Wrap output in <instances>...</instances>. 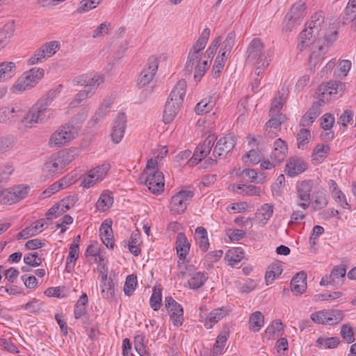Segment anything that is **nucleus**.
<instances>
[{
	"label": "nucleus",
	"mask_w": 356,
	"mask_h": 356,
	"mask_svg": "<svg viewBox=\"0 0 356 356\" xmlns=\"http://www.w3.org/2000/svg\"><path fill=\"white\" fill-rule=\"evenodd\" d=\"M113 197L109 191H104L100 195L97 203L96 208L100 211L108 210L113 205Z\"/></svg>",
	"instance_id": "nucleus-44"
},
{
	"label": "nucleus",
	"mask_w": 356,
	"mask_h": 356,
	"mask_svg": "<svg viewBox=\"0 0 356 356\" xmlns=\"http://www.w3.org/2000/svg\"><path fill=\"white\" fill-rule=\"evenodd\" d=\"M17 64L13 61L0 63V83L10 81L16 74Z\"/></svg>",
	"instance_id": "nucleus-31"
},
{
	"label": "nucleus",
	"mask_w": 356,
	"mask_h": 356,
	"mask_svg": "<svg viewBox=\"0 0 356 356\" xmlns=\"http://www.w3.org/2000/svg\"><path fill=\"white\" fill-rule=\"evenodd\" d=\"M233 190L238 193V190H242L241 194L248 196H259L261 195V190L259 187L253 185H237L233 186Z\"/></svg>",
	"instance_id": "nucleus-56"
},
{
	"label": "nucleus",
	"mask_w": 356,
	"mask_h": 356,
	"mask_svg": "<svg viewBox=\"0 0 356 356\" xmlns=\"http://www.w3.org/2000/svg\"><path fill=\"white\" fill-rule=\"evenodd\" d=\"M291 288L295 295L303 293L307 289V275L305 273H297L291 281Z\"/></svg>",
	"instance_id": "nucleus-34"
},
{
	"label": "nucleus",
	"mask_w": 356,
	"mask_h": 356,
	"mask_svg": "<svg viewBox=\"0 0 356 356\" xmlns=\"http://www.w3.org/2000/svg\"><path fill=\"white\" fill-rule=\"evenodd\" d=\"M186 88L187 84L184 79L178 81L171 91L168 100L182 104L186 95Z\"/></svg>",
	"instance_id": "nucleus-32"
},
{
	"label": "nucleus",
	"mask_w": 356,
	"mask_h": 356,
	"mask_svg": "<svg viewBox=\"0 0 356 356\" xmlns=\"http://www.w3.org/2000/svg\"><path fill=\"white\" fill-rule=\"evenodd\" d=\"M345 84L341 81H330L319 86L318 88V102L323 105L338 97L345 90Z\"/></svg>",
	"instance_id": "nucleus-12"
},
{
	"label": "nucleus",
	"mask_w": 356,
	"mask_h": 356,
	"mask_svg": "<svg viewBox=\"0 0 356 356\" xmlns=\"http://www.w3.org/2000/svg\"><path fill=\"white\" fill-rule=\"evenodd\" d=\"M76 129L70 124L60 126L51 135L48 145L51 148H59L70 143L78 136Z\"/></svg>",
	"instance_id": "nucleus-8"
},
{
	"label": "nucleus",
	"mask_w": 356,
	"mask_h": 356,
	"mask_svg": "<svg viewBox=\"0 0 356 356\" xmlns=\"http://www.w3.org/2000/svg\"><path fill=\"white\" fill-rule=\"evenodd\" d=\"M65 168L59 157L55 153L44 163L43 172L47 175L53 176L61 172Z\"/></svg>",
	"instance_id": "nucleus-27"
},
{
	"label": "nucleus",
	"mask_w": 356,
	"mask_h": 356,
	"mask_svg": "<svg viewBox=\"0 0 356 356\" xmlns=\"http://www.w3.org/2000/svg\"><path fill=\"white\" fill-rule=\"evenodd\" d=\"M316 346L321 348H334L339 343L338 337L318 338L316 341Z\"/></svg>",
	"instance_id": "nucleus-59"
},
{
	"label": "nucleus",
	"mask_w": 356,
	"mask_h": 356,
	"mask_svg": "<svg viewBox=\"0 0 356 356\" xmlns=\"http://www.w3.org/2000/svg\"><path fill=\"white\" fill-rule=\"evenodd\" d=\"M16 138L13 135H6L0 137V154H2L15 144Z\"/></svg>",
	"instance_id": "nucleus-60"
},
{
	"label": "nucleus",
	"mask_w": 356,
	"mask_h": 356,
	"mask_svg": "<svg viewBox=\"0 0 356 356\" xmlns=\"http://www.w3.org/2000/svg\"><path fill=\"white\" fill-rule=\"evenodd\" d=\"M243 257L244 251L241 247L232 248L225 254V259L227 261L228 264L233 267L238 264Z\"/></svg>",
	"instance_id": "nucleus-45"
},
{
	"label": "nucleus",
	"mask_w": 356,
	"mask_h": 356,
	"mask_svg": "<svg viewBox=\"0 0 356 356\" xmlns=\"http://www.w3.org/2000/svg\"><path fill=\"white\" fill-rule=\"evenodd\" d=\"M214 105L215 103L211 98L204 99L196 105L195 111L197 115L207 113L212 110Z\"/></svg>",
	"instance_id": "nucleus-58"
},
{
	"label": "nucleus",
	"mask_w": 356,
	"mask_h": 356,
	"mask_svg": "<svg viewBox=\"0 0 356 356\" xmlns=\"http://www.w3.org/2000/svg\"><path fill=\"white\" fill-rule=\"evenodd\" d=\"M207 280V276L205 273L195 271L190 275V278L188 280V284L190 289H197L200 288Z\"/></svg>",
	"instance_id": "nucleus-49"
},
{
	"label": "nucleus",
	"mask_w": 356,
	"mask_h": 356,
	"mask_svg": "<svg viewBox=\"0 0 356 356\" xmlns=\"http://www.w3.org/2000/svg\"><path fill=\"white\" fill-rule=\"evenodd\" d=\"M282 271L283 268L280 263H273L268 266L265 275L266 284L268 285L273 283L276 278L279 277Z\"/></svg>",
	"instance_id": "nucleus-47"
},
{
	"label": "nucleus",
	"mask_w": 356,
	"mask_h": 356,
	"mask_svg": "<svg viewBox=\"0 0 356 356\" xmlns=\"http://www.w3.org/2000/svg\"><path fill=\"white\" fill-rule=\"evenodd\" d=\"M235 145L236 138L232 135L220 138L214 147L213 156L217 158L227 154L234 147Z\"/></svg>",
	"instance_id": "nucleus-24"
},
{
	"label": "nucleus",
	"mask_w": 356,
	"mask_h": 356,
	"mask_svg": "<svg viewBox=\"0 0 356 356\" xmlns=\"http://www.w3.org/2000/svg\"><path fill=\"white\" fill-rule=\"evenodd\" d=\"M247 54V62L254 66V73L260 76L270 65L274 51L266 48L260 38H255L249 44Z\"/></svg>",
	"instance_id": "nucleus-4"
},
{
	"label": "nucleus",
	"mask_w": 356,
	"mask_h": 356,
	"mask_svg": "<svg viewBox=\"0 0 356 356\" xmlns=\"http://www.w3.org/2000/svg\"><path fill=\"white\" fill-rule=\"evenodd\" d=\"M113 103V99L111 97L105 99L100 105L97 111L89 121V124L92 126L96 124L98 122L104 119L107 115Z\"/></svg>",
	"instance_id": "nucleus-29"
},
{
	"label": "nucleus",
	"mask_w": 356,
	"mask_h": 356,
	"mask_svg": "<svg viewBox=\"0 0 356 356\" xmlns=\"http://www.w3.org/2000/svg\"><path fill=\"white\" fill-rule=\"evenodd\" d=\"M273 205L264 204L255 213V218L261 226L265 225L270 219L273 213Z\"/></svg>",
	"instance_id": "nucleus-40"
},
{
	"label": "nucleus",
	"mask_w": 356,
	"mask_h": 356,
	"mask_svg": "<svg viewBox=\"0 0 356 356\" xmlns=\"http://www.w3.org/2000/svg\"><path fill=\"white\" fill-rule=\"evenodd\" d=\"M330 151L328 145L321 143L316 145L312 151L311 159L314 165H318L324 161Z\"/></svg>",
	"instance_id": "nucleus-33"
},
{
	"label": "nucleus",
	"mask_w": 356,
	"mask_h": 356,
	"mask_svg": "<svg viewBox=\"0 0 356 356\" xmlns=\"http://www.w3.org/2000/svg\"><path fill=\"white\" fill-rule=\"evenodd\" d=\"M321 102H315L311 108L302 116L300 120V125L305 127L311 125L317 117L321 113V107L323 106Z\"/></svg>",
	"instance_id": "nucleus-28"
},
{
	"label": "nucleus",
	"mask_w": 356,
	"mask_h": 356,
	"mask_svg": "<svg viewBox=\"0 0 356 356\" xmlns=\"http://www.w3.org/2000/svg\"><path fill=\"white\" fill-rule=\"evenodd\" d=\"M181 105V104L167 100L163 111V122L165 124L170 123L175 118Z\"/></svg>",
	"instance_id": "nucleus-38"
},
{
	"label": "nucleus",
	"mask_w": 356,
	"mask_h": 356,
	"mask_svg": "<svg viewBox=\"0 0 356 356\" xmlns=\"http://www.w3.org/2000/svg\"><path fill=\"white\" fill-rule=\"evenodd\" d=\"M194 239L196 245L204 252H207L209 247L207 231L203 227H197L194 233Z\"/></svg>",
	"instance_id": "nucleus-39"
},
{
	"label": "nucleus",
	"mask_w": 356,
	"mask_h": 356,
	"mask_svg": "<svg viewBox=\"0 0 356 356\" xmlns=\"http://www.w3.org/2000/svg\"><path fill=\"white\" fill-rule=\"evenodd\" d=\"M344 15V23H351L352 30L356 31V0H349Z\"/></svg>",
	"instance_id": "nucleus-42"
},
{
	"label": "nucleus",
	"mask_w": 356,
	"mask_h": 356,
	"mask_svg": "<svg viewBox=\"0 0 356 356\" xmlns=\"http://www.w3.org/2000/svg\"><path fill=\"white\" fill-rule=\"evenodd\" d=\"M111 168V163L108 161L95 166L82 177L81 186L84 188L93 187L106 177Z\"/></svg>",
	"instance_id": "nucleus-10"
},
{
	"label": "nucleus",
	"mask_w": 356,
	"mask_h": 356,
	"mask_svg": "<svg viewBox=\"0 0 356 356\" xmlns=\"http://www.w3.org/2000/svg\"><path fill=\"white\" fill-rule=\"evenodd\" d=\"M314 183L312 180L298 181L296 185L295 206L302 210L309 209L312 200V192Z\"/></svg>",
	"instance_id": "nucleus-11"
},
{
	"label": "nucleus",
	"mask_w": 356,
	"mask_h": 356,
	"mask_svg": "<svg viewBox=\"0 0 356 356\" xmlns=\"http://www.w3.org/2000/svg\"><path fill=\"white\" fill-rule=\"evenodd\" d=\"M334 31L335 39L337 38L338 30L334 24H327L322 11H318L311 15L306 23V26L300 34V42L298 48L303 51L309 46L312 40L325 39L329 32Z\"/></svg>",
	"instance_id": "nucleus-2"
},
{
	"label": "nucleus",
	"mask_w": 356,
	"mask_h": 356,
	"mask_svg": "<svg viewBox=\"0 0 356 356\" xmlns=\"http://www.w3.org/2000/svg\"><path fill=\"white\" fill-rule=\"evenodd\" d=\"M329 191L337 204L343 209L350 210V205L348 203L346 195L339 188L337 182L333 179L327 181Z\"/></svg>",
	"instance_id": "nucleus-25"
},
{
	"label": "nucleus",
	"mask_w": 356,
	"mask_h": 356,
	"mask_svg": "<svg viewBox=\"0 0 356 356\" xmlns=\"http://www.w3.org/2000/svg\"><path fill=\"white\" fill-rule=\"evenodd\" d=\"M44 70L40 67H33L19 76L10 88L12 94L21 95L37 86L42 79Z\"/></svg>",
	"instance_id": "nucleus-6"
},
{
	"label": "nucleus",
	"mask_w": 356,
	"mask_h": 356,
	"mask_svg": "<svg viewBox=\"0 0 356 356\" xmlns=\"http://www.w3.org/2000/svg\"><path fill=\"white\" fill-rule=\"evenodd\" d=\"M346 274V269L342 266L334 267L329 276V281L323 278L320 282L321 285H326L328 284H334L339 279L345 277Z\"/></svg>",
	"instance_id": "nucleus-52"
},
{
	"label": "nucleus",
	"mask_w": 356,
	"mask_h": 356,
	"mask_svg": "<svg viewBox=\"0 0 356 356\" xmlns=\"http://www.w3.org/2000/svg\"><path fill=\"white\" fill-rule=\"evenodd\" d=\"M164 302L165 307L170 315V319L173 325L176 327L181 326L184 321L182 306L171 296H166Z\"/></svg>",
	"instance_id": "nucleus-18"
},
{
	"label": "nucleus",
	"mask_w": 356,
	"mask_h": 356,
	"mask_svg": "<svg viewBox=\"0 0 356 356\" xmlns=\"http://www.w3.org/2000/svg\"><path fill=\"white\" fill-rule=\"evenodd\" d=\"M42 302L35 298H33L31 301L20 306V309H24L29 313L39 312L42 309Z\"/></svg>",
	"instance_id": "nucleus-64"
},
{
	"label": "nucleus",
	"mask_w": 356,
	"mask_h": 356,
	"mask_svg": "<svg viewBox=\"0 0 356 356\" xmlns=\"http://www.w3.org/2000/svg\"><path fill=\"white\" fill-rule=\"evenodd\" d=\"M307 13V6L305 1L300 0L294 3L284 17L282 30L291 31L302 23Z\"/></svg>",
	"instance_id": "nucleus-9"
},
{
	"label": "nucleus",
	"mask_w": 356,
	"mask_h": 356,
	"mask_svg": "<svg viewBox=\"0 0 356 356\" xmlns=\"http://www.w3.org/2000/svg\"><path fill=\"white\" fill-rule=\"evenodd\" d=\"M202 308L200 309V316L207 329L212 328L216 323L223 318L228 314V310L225 307L215 309L207 316L202 313Z\"/></svg>",
	"instance_id": "nucleus-23"
},
{
	"label": "nucleus",
	"mask_w": 356,
	"mask_h": 356,
	"mask_svg": "<svg viewBox=\"0 0 356 356\" xmlns=\"http://www.w3.org/2000/svg\"><path fill=\"white\" fill-rule=\"evenodd\" d=\"M312 209L318 211L325 208L328 204L326 193L323 191H318L314 194L313 201H311Z\"/></svg>",
	"instance_id": "nucleus-51"
},
{
	"label": "nucleus",
	"mask_w": 356,
	"mask_h": 356,
	"mask_svg": "<svg viewBox=\"0 0 356 356\" xmlns=\"http://www.w3.org/2000/svg\"><path fill=\"white\" fill-rule=\"evenodd\" d=\"M336 40L334 31H332L327 33V38L325 39L318 38L310 41L309 43V46H310L309 58L310 67H315L324 60L328 49Z\"/></svg>",
	"instance_id": "nucleus-7"
},
{
	"label": "nucleus",
	"mask_w": 356,
	"mask_h": 356,
	"mask_svg": "<svg viewBox=\"0 0 356 356\" xmlns=\"http://www.w3.org/2000/svg\"><path fill=\"white\" fill-rule=\"evenodd\" d=\"M127 127V116L118 113L111 124L110 137L115 144H118L124 137Z\"/></svg>",
	"instance_id": "nucleus-19"
},
{
	"label": "nucleus",
	"mask_w": 356,
	"mask_h": 356,
	"mask_svg": "<svg viewBox=\"0 0 356 356\" xmlns=\"http://www.w3.org/2000/svg\"><path fill=\"white\" fill-rule=\"evenodd\" d=\"M101 293L104 298L112 300L115 298V286L111 279L107 278V274L104 273L100 284Z\"/></svg>",
	"instance_id": "nucleus-37"
},
{
	"label": "nucleus",
	"mask_w": 356,
	"mask_h": 356,
	"mask_svg": "<svg viewBox=\"0 0 356 356\" xmlns=\"http://www.w3.org/2000/svg\"><path fill=\"white\" fill-rule=\"evenodd\" d=\"M140 179L153 194H161L164 191V176L163 172L159 171V163L154 159L147 161L146 168Z\"/></svg>",
	"instance_id": "nucleus-5"
},
{
	"label": "nucleus",
	"mask_w": 356,
	"mask_h": 356,
	"mask_svg": "<svg viewBox=\"0 0 356 356\" xmlns=\"http://www.w3.org/2000/svg\"><path fill=\"white\" fill-rule=\"evenodd\" d=\"M307 169V164L303 159L292 156L286 161L284 172L289 177H293L304 172Z\"/></svg>",
	"instance_id": "nucleus-22"
},
{
	"label": "nucleus",
	"mask_w": 356,
	"mask_h": 356,
	"mask_svg": "<svg viewBox=\"0 0 356 356\" xmlns=\"http://www.w3.org/2000/svg\"><path fill=\"white\" fill-rule=\"evenodd\" d=\"M25 111L20 103H12L0 107V123L9 124L15 122Z\"/></svg>",
	"instance_id": "nucleus-17"
},
{
	"label": "nucleus",
	"mask_w": 356,
	"mask_h": 356,
	"mask_svg": "<svg viewBox=\"0 0 356 356\" xmlns=\"http://www.w3.org/2000/svg\"><path fill=\"white\" fill-rule=\"evenodd\" d=\"M79 257V244L77 241H72L70 245L69 254L66 260V270L67 272H70L74 268Z\"/></svg>",
	"instance_id": "nucleus-43"
},
{
	"label": "nucleus",
	"mask_w": 356,
	"mask_h": 356,
	"mask_svg": "<svg viewBox=\"0 0 356 356\" xmlns=\"http://www.w3.org/2000/svg\"><path fill=\"white\" fill-rule=\"evenodd\" d=\"M243 161L248 165H254L261 161L259 153L255 149H250L243 156Z\"/></svg>",
	"instance_id": "nucleus-63"
},
{
	"label": "nucleus",
	"mask_w": 356,
	"mask_h": 356,
	"mask_svg": "<svg viewBox=\"0 0 356 356\" xmlns=\"http://www.w3.org/2000/svg\"><path fill=\"white\" fill-rule=\"evenodd\" d=\"M344 317L343 312L339 309H327L326 325H333L340 323Z\"/></svg>",
	"instance_id": "nucleus-57"
},
{
	"label": "nucleus",
	"mask_w": 356,
	"mask_h": 356,
	"mask_svg": "<svg viewBox=\"0 0 356 356\" xmlns=\"http://www.w3.org/2000/svg\"><path fill=\"white\" fill-rule=\"evenodd\" d=\"M59 41H50L42 44L28 60L29 65H34L54 56L60 49Z\"/></svg>",
	"instance_id": "nucleus-16"
},
{
	"label": "nucleus",
	"mask_w": 356,
	"mask_h": 356,
	"mask_svg": "<svg viewBox=\"0 0 356 356\" xmlns=\"http://www.w3.org/2000/svg\"><path fill=\"white\" fill-rule=\"evenodd\" d=\"M162 292L160 287L154 286L149 299V305L154 311H158L161 306Z\"/></svg>",
	"instance_id": "nucleus-55"
},
{
	"label": "nucleus",
	"mask_w": 356,
	"mask_h": 356,
	"mask_svg": "<svg viewBox=\"0 0 356 356\" xmlns=\"http://www.w3.org/2000/svg\"><path fill=\"white\" fill-rule=\"evenodd\" d=\"M88 298L86 293H83L76 302L74 306V315L76 319L81 318L86 312V305Z\"/></svg>",
	"instance_id": "nucleus-54"
},
{
	"label": "nucleus",
	"mask_w": 356,
	"mask_h": 356,
	"mask_svg": "<svg viewBox=\"0 0 356 356\" xmlns=\"http://www.w3.org/2000/svg\"><path fill=\"white\" fill-rule=\"evenodd\" d=\"M159 66L158 59L152 56L148 59L147 65L142 70L138 79V86L140 88L149 84L154 76Z\"/></svg>",
	"instance_id": "nucleus-21"
},
{
	"label": "nucleus",
	"mask_w": 356,
	"mask_h": 356,
	"mask_svg": "<svg viewBox=\"0 0 356 356\" xmlns=\"http://www.w3.org/2000/svg\"><path fill=\"white\" fill-rule=\"evenodd\" d=\"M30 191L29 186L18 184L0 190V204L12 205L26 197Z\"/></svg>",
	"instance_id": "nucleus-13"
},
{
	"label": "nucleus",
	"mask_w": 356,
	"mask_h": 356,
	"mask_svg": "<svg viewBox=\"0 0 356 356\" xmlns=\"http://www.w3.org/2000/svg\"><path fill=\"white\" fill-rule=\"evenodd\" d=\"M81 149L77 147H70L63 149L56 154L59 157L63 165L66 167L74 161L80 154Z\"/></svg>",
	"instance_id": "nucleus-30"
},
{
	"label": "nucleus",
	"mask_w": 356,
	"mask_h": 356,
	"mask_svg": "<svg viewBox=\"0 0 356 356\" xmlns=\"http://www.w3.org/2000/svg\"><path fill=\"white\" fill-rule=\"evenodd\" d=\"M287 145L281 138H277L274 142L273 149L270 155V159H275V162H282L287 152Z\"/></svg>",
	"instance_id": "nucleus-36"
},
{
	"label": "nucleus",
	"mask_w": 356,
	"mask_h": 356,
	"mask_svg": "<svg viewBox=\"0 0 356 356\" xmlns=\"http://www.w3.org/2000/svg\"><path fill=\"white\" fill-rule=\"evenodd\" d=\"M137 277L134 275H129L127 277L126 281L124 285V292L127 296H131L137 286Z\"/></svg>",
	"instance_id": "nucleus-61"
},
{
	"label": "nucleus",
	"mask_w": 356,
	"mask_h": 356,
	"mask_svg": "<svg viewBox=\"0 0 356 356\" xmlns=\"http://www.w3.org/2000/svg\"><path fill=\"white\" fill-rule=\"evenodd\" d=\"M193 192L190 190H181L171 197L170 210L174 214H180L187 208L192 200Z\"/></svg>",
	"instance_id": "nucleus-15"
},
{
	"label": "nucleus",
	"mask_w": 356,
	"mask_h": 356,
	"mask_svg": "<svg viewBox=\"0 0 356 356\" xmlns=\"http://www.w3.org/2000/svg\"><path fill=\"white\" fill-rule=\"evenodd\" d=\"M102 0H81L77 8V13H83L96 8Z\"/></svg>",
	"instance_id": "nucleus-62"
},
{
	"label": "nucleus",
	"mask_w": 356,
	"mask_h": 356,
	"mask_svg": "<svg viewBox=\"0 0 356 356\" xmlns=\"http://www.w3.org/2000/svg\"><path fill=\"white\" fill-rule=\"evenodd\" d=\"M210 35V30L204 29L197 41L191 48L187 60L185 64V69L189 73H194L195 81H200L208 70L211 62L203 56L204 49Z\"/></svg>",
	"instance_id": "nucleus-1"
},
{
	"label": "nucleus",
	"mask_w": 356,
	"mask_h": 356,
	"mask_svg": "<svg viewBox=\"0 0 356 356\" xmlns=\"http://www.w3.org/2000/svg\"><path fill=\"white\" fill-rule=\"evenodd\" d=\"M236 38V34L234 31L229 32L225 40L222 42L220 45L219 54L220 56L225 58H228L232 47L234 44V40Z\"/></svg>",
	"instance_id": "nucleus-48"
},
{
	"label": "nucleus",
	"mask_w": 356,
	"mask_h": 356,
	"mask_svg": "<svg viewBox=\"0 0 356 356\" xmlns=\"http://www.w3.org/2000/svg\"><path fill=\"white\" fill-rule=\"evenodd\" d=\"M104 76L100 73L83 74L74 77L73 83L84 86L86 89L95 94L100 84L104 82Z\"/></svg>",
	"instance_id": "nucleus-14"
},
{
	"label": "nucleus",
	"mask_w": 356,
	"mask_h": 356,
	"mask_svg": "<svg viewBox=\"0 0 356 356\" xmlns=\"http://www.w3.org/2000/svg\"><path fill=\"white\" fill-rule=\"evenodd\" d=\"M59 92L60 91L56 89L50 90L39 99L21 119L22 127L31 129L35 124L44 123L53 118L55 111L49 107Z\"/></svg>",
	"instance_id": "nucleus-3"
},
{
	"label": "nucleus",
	"mask_w": 356,
	"mask_h": 356,
	"mask_svg": "<svg viewBox=\"0 0 356 356\" xmlns=\"http://www.w3.org/2000/svg\"><path fill=\"white\" fill-rule=\"evenodd\" d=\"M264 324V316L261 312L257 311L251 314L249 318V330L253 332H259Z\"/></svg>",
	"instance_id": "nucleus-46"
},
{
	"label": "nucleus",
	"mask_w": 356,
	"mask_h": 356,
	"mask_svg": "<svg viewBox=\"0 0 356 356\" xmlns=\"http://www.w3.org/2000/svg\"><path fill=\"white\" fill-rule=\"evenodd\" d=\"M99 235L104 244L108 248H113L114 247V236L112 229V220H104L99 228Z\"/></svg>",
	"instance_id": "nucleus-26"
},
{
	"label": "nucleus",
	"mask_w": 356,
	"mask_h": 356,
	"mask_svg": "<svg viewBox=\"0 0 356 356\" xmlns=\"http://www.w3.org/2000/svg\"><path fill=\"white\" fill-rule=\"evenodd\" d=\"M229 337L228 332H222L216 338L212 350L213 356H219L224 353V348Z\"/></svg>",
	"instance_id": "nucleus-50"
},
{
	"label": "nucleus",
	"mask_w": 356,
	"mask_h": 356,
	"mask_svg": "<svg viewBox=\"0 0 356 356\" xmlns=\"http://www.w3.org/2000/svg\"><path fill=\"white\" fill-rule=\"evenodd\" d=\"M284 331V326L282 322L279 320L274 321L269 325L265 330V334L269 339H274L275 337H278L282 334Z\"/></svg>",
	"instance_id": "nucleus-53"
},
{
	"label": "nucleus",
	"mask_w": 356,
	"mask_h": 356,
	"mask_svg": "<svg viewBox=\"0 0 356 356\" xmlns=\"http://www.w3.org/2000/svg\"><path fill=\"white\" fill-rule=\"evenodd\" d=\"M191 244L185 234L179 232L176 238L177 254L180 259H185L189 252Z\"/></svg>",
	"instance_id": "nucleus-35"
},
{
	"label": "nucleus",
	"mask_w": 356,
	"mask_h": 356,
	"mask_svg": "<svg viewBox=\"0 0 356 356\" xmlns=\"http://www.w3.org/2000/svg\"><path fill=\"white\" fill-rule=\"evenodd\" d=\"M141 243L140 234L138 232H136L131 234L128 241H124V245L125 248H127L134 256H138L141 252Z\"/></svg>",
	"instance_id": "nucleus-41"
},
{
	"label": "nucleus",
	"mask_w": 356,
	"mask_h": 356,
	"mask_svg": "<svg viewBox=\"0 0 356 356\" xmlns=\"http://www.w3.org/2000/svg\"><path fill=\"white\" fill-rule=\"evenodd\" d=\"M216 136L213 134H209L202 143L200 144L193 154L192 159L190 161L191 165L197 164L202 159L206 158L210 153L212 147L216 140Z\"/></svg>",
	"instance_id": "nucleus-20"
}]
</instances>
